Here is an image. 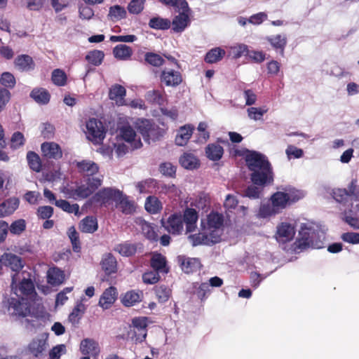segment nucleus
Listing matches in <instances>:
<instances>
[{
  "instance_id": "nucleus-1",
  "label": "nucleus",
  "mask_w": 359,
  "mask_h": 359,
  "mask_svg": "<svg viewBox=\"0 0 359 359\" xmlns=\"http://www.w3.org/2000/svg\"><path fill=\"white\" fill-rule=\"evenodd\" d=\"M2 265L10 268L16 272L12 276V290L15 296L5 299L4 306L7 308L8 313L12 316L25 317L30 313V304L29 300L36 295L34 285L29 272L20 270L24 266L22 258L11 252H5L0 257Z\"/></svg>"
},
{
  "instance_id": "nucleus-2",
  "label": "nucleus",
  "mask_w": 359,
  "mask_h": 359,
  "mask_svg": "<svg viewBox=\"0 0 359 359\" xmlns=\"http://www.w3.org/2000/svg\"><path fill=\"white\" fill-rule=\"evenodd\" d=\"M245 161L252 172L250 178L254 184L263 187L273 183V168L264 155L257 151H250L245 156Z\"/></svg>"
},
{
  "instance_id": "nucleus-3",
  "label": "nucleus",
  "mask_w": 359,
  "mask_h": 359,
  "mask_svg": "<svg viewBox=\"0 0 359 359\" xmlns=\"http://www.w3.org/2000/svg\"><path fill=\"white\" fill-rule=\"evenodd\" d=\"M323 239V233H320L313 224L302 223L299 231V238L294 243V250H302L309 247L321 248Z\"/></svg>"
},
{
  "instance_id": "nucleus-4",
  "label": "nucleus",
  "mask_w": 359,
  "mask_h": 359,
  "mask_svg": "<svg viewBox=\"0 0 359 359\" xmlns=\"http://www.w3.org/2000/svg\"><path fill=\"white\" fill-rule=\"evenodd\" d=\"M271 203L262 205L259 211V216L262 218L270 217L280 213L284 209L289 206L285 198L280 193L278 188L277 191L271 196Z\"/></svg>"
},
{
  "instance_id": "nucleus-5",
  "label": "nucleus",
  "mask_w": 359,
  "mask_h": 359,
  "mask_svg": "<svg viewBox=\"0 0 359 359\" xmlns=\"http://www.w3.org/2000/svg\"><path fill=\"white\" fill-rule=\"evenodd\" d=\"M135 126L144 141L148 143H150V141H155L162 136L161 130L149 120L139 119L136 121Z\"/></svg>"
},
{
  "instance_id": "nucleus-6",
  "label": "nucleus",
  "mask_w": 359,
  "mask_h": 359,
  "mask_svg": "<svg viewBox=\"0 0 359 359\" xmlns=\"http://www.w3.org/2000/svg\"><path fill=\"white\" fill-rule=\"evenodd\" d=\"M222 225L223 217L222 215L216 212H211L208 216L206 224L201 222V226L208 231L207 233L212 235L213 238L219 241L223 233Z\"/></svg>"
},
{
  "instance_id": "nucleus-7",
  "label": "nucleus",
  "mask_w": 359,
  "mask_h": 359,
  "mask_svg": "<svg viewBox=\"0 0 359 359\" xmlns=\"http://www.w3.org/2000/svg\"><path fill=\"white\" fill-rule=\"evenodd\" d=\"M48 339L47 333H42L34 338L27 346L28 352L35 358H41L49 346Z\"/></svg>"
},
{
  "instance_id": "nucleus-8",
  "label": "nucleus",
  "mask_w": 359,
  "mask_h": 359,
  "mask_svg": "<svg viewBox=\"0 0 359 359\" xmlns=\"http://www.w3.org/2000/svg\"><path fill=\"white\" fill-rule=\"evenodd\" d=\"M87 138L95 144L100 143L105 136L102 122L95 118H90L86 124Z\"/></svg>"
},
{
  "instance_id": "nucleus-9",
  "label": "nucleus",
  "mask_w": 359,
  "mask_h": 359,
  "mask_svg": "<svg viewBox=\"0 0 359 359\" xmlns=\"http://www.w3.org/2000/svg\"><path fill=\"white\" fill-rule=\"evenodd\" d=\"M117 139L124 140L130 144L133 149L142 147L140 138L137 135L134 129L129 125H124L118 128Z\"/></svg>"
},
{
  "instance_id": "nucleus-10",
  "label": "nucleus",
  "mask_w": 359,
  "mask_h": 359,
  "mask_svg": "<svg viewBox=\"0 0 359 359\" xmlns=\"http://www.w3.org/2000/svg\"><path fill=\"white\" fill-rule=\"evenodd\" d=\"M121 197V191L112 188H104L96 193L90 199L92 203L106 205L111 201H118Z\"/></svg>"
},
{
  "instance_id": "nucleus-11",
  "label": "nucleus",
  "mask_w": 359,
  "mask_h": 359,
  "mask_svg": "<svg viewBox=\"0 0 359 359\" xmlns=\"http://www.w3.org/2000/svg\"><path fill=\"white\" fill-rule=\"evenodd\" d=\"M356 185L353 181L348 187V190L346 189H336L333 190L334 198L340 203L347 202L348 201H359V192L355 191Z\"/></svg>"
},
{
  "instance_id": "nucleus-12",
  "label": "nucleus",
  "mask_w": 359,
  "mask_h": 359,
  "mask_svg": "<svg viewBox=\"0 0 359 359\" xmlns=\"http://www.w3.org/2000/svg\"><path fill=\"white\" fill-rule=\"evenodd\" d=\"M295 232L293 224L286 222H281L276 227V239L279 243H285L294 238Z\"/></svg>"
},
{
  "instance_id": "nucleus-13",
  "label": "nucleus",
  "mask_w": 359,
  "mask_h": 359,
  "mask_svg": "<svg viewBox=\"0 0 359 359\" xmlns=\"http://www.w3.org/2000/svg\"><path fill=\"white\" fill-rule=\"evenodd\" d=\"M278 188L285 198L289 206L302 200L306 195L304 191L296 189L290 185L280 186Z\"/></svg>"
},
{
  "instance_id": "nucleus-14",
  "label": "nucleus",
  "mask_w": 359,
  "mask_h": 359,
  "mask_svg": "<svg viewBox=\"0 0 359 359\" xmlns=\"http://www.w3.org/2000/svg\"><path fill=\"white\" fill-rule=\"evenodd\" d=\"M163 225L168 232L180 234L184 229L182 216L180 214H172L165 222H163Z\"/></svg>"
},
{
  "instance_id": "nucleus-15",
  "label": "nucleus",
  "mask_w": 359,
  "mask_h": 359,
  "mask_svg": "<svg viewBox=\"0 0 359 359\" xmlns=\"http://www.w3.org/2000/svg\"><path fill=\"white\" fill-rule=\"evenodd\" d=\"M207 232L208 231L202 226L201 232L189 236V239L194 246L198 245H210L219 242L217 239H215L212 235Z\"/></svg>"
},
{
  "instance_id": "nucleus-16",
  "label": "nucleus",
  "mask_w": 359,
  "mask_h": 359,
  "mask_svg": "<svg viewBox=\"0 0 359 359\" xmlns=\"http://www.w3.org/2000/svg\"><path fill=\"white\" fill-rule=\"evenodd\" d=\"M79 349L83 355H91L93 358L97 357L100 352L99 344L90 338L84 339L81 341Z\"/></svg>"
},
{
  "instance_id": "nucleus-17",
  "label": "nucleus",
  "mask_w": 359,
  "mask_h": 359,
  "mask_svg": "<svg viewBox=\"0 0 359 359\" xmlns=\"http://www.w3.org/2000/svg\"><path fill=\"white\" fill-rule=\"evenodd\" d=\"M161 81L167 86H177L182 82V76L177 71L165 69L161 74Z\"/></svg>"
},
{
  "instance_id": "nucleus-18",
  "label": "nucleus",
  "mask_w": 359,
  "mask_h": 359,
  "mask_svg": "<svg viewBox=\"0 0 359 359\" xmlns=\"http://www.w3.org/2000/svg\"><path fill=\"white\" fill-rule=\"evenodd\" d=\"M178 262L180 264L182 270L186 273L197 271L201 266V262L198 258L179 256Z\"/></svg>"
},
{
  "instance_id": "nucleus-19",
  "label": "nucleus",
  "mask_w": 359,
  "mask_h": 359,
  "mask_svg": "<svg viewBox=\"0 0 359 359\" xmlns=\"http://www.w3.org/2000/svg\"><path fill=\"white\" fill-rule=\"evenodd\" d=\"M114 149H110L109 147L105 148L102 147L100 149L101 153L111 158L113 153H114L116 157L120 158L123 156L128 151V147L124 143L121 142V141L118 139L116 140V142L113 143Z\"/></svg>"
},
{
  "instance_id": "nucleus-20",
  "label": "nucleus",
  "mask_w": 359,
  "mask_h": 359,
  "mask_svg": "<svg viewBox=\"0 0 359 359\" xmlns=\"http://www.w3.org/2000/svg\"><path fill=\"white\" fill-rule=\"evenodd\" d=\"M117 294V290L114 287L106 289L100 298L99 306L103 309L110 308L115 302Z\"/></svg>"
},
{
  "instance_id": "nucleus-21",
  "label": "nucleus",
  "mask_w": 359,
  "mask_h": 359,
  "mask_svg": "<svg viewBox=\"0 0 359 359\" xmlns=\"http://www.w3.org/2000/svg\"><path fill=\"white\" fill-rule=\"evenodd\" d=\"M20 201L17 198H10L0 203V217L11 215L19 206Z\"/></svg>"
},
{
  "instance_id": "nucleus-22",
  "label": "nucleus",
  "mask_w": 359,
  "mask_h": 359,
  "mask_svg": "<svg viewBox=\"0 0 359 359\" xmlns=\"http://www.w3.org/2000/svg\"><path fill=\"white\" fill-rule=\"evenodd\" d=\"M43 154L49 158L58 159L62 156L60 146L55 142H44L41 144Z\"/></svg>"
},
{
  "instance_id": "nucleus-23",
  "label": "nucleus",
  "mask_w": 359,
  "mask_h": 359,
  "mask_svg": "<svg viewBox=\"0 0 359 359\" xmlns=\"http://www.w3.org/2000/svg\"><path fill=\"white\" fill-rule=\"evenodd\" d=\"M198 212L193 208H187L183 215V222L186 224L187 232H192L196 227L198 221Z\"/></svg>"
},
{
  "instance_id": "nucleus-24",
  "label": "nucleus",
  "mask_w": 359,
  "mask_h": 359,
  "mask_svg": "<svg viewBox=\"0 0 359 359\" xmlns=\"http://www.w3.org/2000/svg\"><path fill=\"white\" fill-rule=\"evenodd\" d=\"M15 67L21 72L32 71L35 67L32 57L28 55L18 56L14 61Z\"/></svg>"
},
{
  "instance_id": "nucleus-25",
  "label": "nucleus",
  "mask_w": 359,
  "mask_h": 359,
  "mask_svg": "<svg viewBox=\"0 0 359 359\" xmlns=\"http://www.w3.org/2000/svg\"><path fill=\"white\" fill-rule=\"evenodd\" d=\"M265 39L270 43L273 49L276 50H279L281 54H283L287 42L286 34H279L267 36Z\"/></svg>"
},
{
  "instance_id": "nucleus-26",
  "label": "nucleus",
  "mask_w": 359,
  "mask_h": 359,
  "mask_svg": "<svg viewBox=\"0 0 359 359\" xmlns=\"http://www.w3.org/2000/svg\"><path fill=\"white\" fill-rule=\"evenodd\" d=\"M126 89L121 85L116 84L110 90L109 96L110 100H113L118 106L125 104Z\"/></svg>"
},
{
  "instance_id": "nucleus-27",
  "label": "nucleus",
  "mask_w": 359,
  "mask_h": 359,
  "mask_svg": "<svg viewBox=\"0 0 359 359\" xmlns=\"http://www.w3.org/2000/svg\"><path fill=\"white\" fill-rule=\"evenodd\" d=\"M194 126L191 125H185L180 128L177 131L175 143L178 146H184L192 135Z\"/></svg>"
},
{
  "instance_id": "nucleus-28",
  "label": "nucleus",
  "mask_w": 359,
  "mask_h": 359,
  "mask_svg": "<svg viewBox=\"0 0 359 359\" xmlns=\"http://www.w3.org/2000/svg\"><path fill=\"white\" fill-rule=\"evenodd\" d=\"M179 162L182 167L187 170H194L199 167L198 158L192 153H184L180 158Z\"/></svg>"
},
{
  "instance_id": "nucleus-29",
  "label": "nucleus",
  "mask_w": 359,
  "mask_h": 359,
  "mask_svg": "<svg viewBox=\"0 0 359 359\" xmlns=\"http://www.w3.org/2000/svg\"><path fill=\"white\" fill-rule=\"evenodd\" d=\"M48 283L52 285H58L65 280L64 271L57 267H53L47 271Z\"/></svg>"
},
{
  "instance_id": "nucleus-30",
  "label": "nucleus",
  "mask_w": 359,
  "mask_h": 359,
  "mask_svg": "<svg viewBox=\"0 0 359 359\" xmlns=\"http://www.w3.org/2000/svg\"><path fill=\"white\" fill-rule=\"evenodd\" d=\"M76 166L80 172L87 176H91L96 174L99 170L98 165L93 161L83 160L76 163Z\"/></svg>"
},
{
  "instance_id": "nucleus-31",
  "label": "nucleus",
  "mask_w": 359,
  "mask_h": 359,
  "mask_svg": "<svg viewBox=\"0 0 359 359\" xmlns=\"http://www.w3.org/2000/svg\"><path fill=\"white\" fill-rule=\"evenodd\" d=\"M102 269L109 275L116 271L117 262L115 257L110 253L104 255L101 261Z\"/></svg>"
},
{
  "instance_id": "nucleus-32",
  "label": "nucleus",
  "mask_w": 359,
  "mask_h": 359,
  "mask_svg": "<svg viewBox=\"0 0 359 359\" xmlns=\"http://www.w3.org/2000/svg\"><path fill=\"white\" fill-rule=\"evenodd\" d=\"M190 14L179 13L176 15L172 22V29L175 32H182L189 25Z\"/></svg>"
},
{
  "instance_id": "nucleus-33",
  "label": "nucleus",
  "mask_w": 359,
  "mask_h": 359,
  "mask_svg": "<svg viewBox=\"0 0 359 359\" xmlns=\"http://www.w3.org/2000/svg\"><path fill=\"white\" fill-rule=\"evenodd\" d=\"M142 295L141 291L130 290L123 295L121 302L126 306H132L142 300Z\"/></svg>"
},
{
  "instance_id": "nucleus-34",
  "label": "nucleus",
  "mask_w": 359,
  "mask_h": 359,
  "mask_svg": "<svg viewBox=\"0 0 359 359\" xmlns=\"http://www.w3.org/2000/svg\"><path fill=\"white\" fill-rule=\"evenodd\" d=\"M30 97L37 103L46 104L49 102L50 95L45 88H36L32 90Z\"/></svg>"
},
{
  "instance_id": "nucleus-35",
  "label": "nucleus",
  "mask_w": 359,
  "mask_h": 359,
  "mask_svg": "<svg viewBox=\"0 0 359 359\" xmlns=\"http://www.w3.org/2000/svg\"><path fill=\"white\" fill-rule=\"evenodd\" d=\"M144 208L148 212L156 214L163 208V204L157 197L149 196L146 198Z\"/></svg>"
},
{
  "instance_id": "nucleus-36",
  "label": "nucleus",
  "mask_w": 359,
  "mask_h": 359,
  "mask_svg": "<svg viewBox=\"0 0 359 359\" xmlns=\"http://www.w3.org/2000/svg\"><path fill=\"white\" fill-rule=\"evenodd\" d=\"M152 268L158 273H168L166 261L164 256L161 254H154L151 259Z\"/></svg>"
},
{
  "instance_id": "nucleus-37",
  "label": "nucleus",
  "mask_w": 359,
  "mask_h": 359,
  "mask_svg": "<svg viewBox=\"0 0 359 359\" xmlns=\"http://www.w3.org/2000/svg\"><path fill=\"white\" fill-rule=\"evenodd\" d=\"M113 54L118 60H127L131 57L133 50L128 46L119 44L114 47Z\"/></svg>"
},
{
  "instance_id": "nucleus-38",
  "label": "nucleus",
  "mask_w": 359,
  "mask_h": 359,
  "mask_svg": "<svg viewBox=\"0 0 359 359\" xmlns=\"http://www.w3.org/2000/svg\"><path fill=\"white\" fill-rule=\"evenodd\" d=\"M93 193L90 186L86 183L72 189L71 196L74 199H83L91 195Z\"/></svg>"
},
{
  "instance_id": "nucleus-39",
  "label": "nucleus",
  "mask_w": 359,
  "mask_h": 359,
  "mask_svg": "<svg viewBox=\"0 0 359 359\" xmlns=\"http://www.w3.org/2000/svg\"><path fill=\"white\" fill-rule=\"evenodd\" d=\"M170 21L167 18H163L159 16L153 17L149 22L150 28L157 30L168 29L170 27Z\"/></svg>"
},
{
  "instance_id": "nucleus-40",
  "label": "nucleus",
  "mask_w": 359,
  "mask_h": 359,
  "mask_svg": "<svg viewBox=\"0 0 359 359\" xmlns=\"http://www.w3.org/2000/svg\"><path fill=\"white\" fill-rule=\"evenodd\" d=\"M225 54V50L219 47L212 48L207 53L205 61L210 64L217 62L221 60Z\"/></svg>"
},
{
  "instance_id": "nucleus-41",
  "label": "nucleus",
  "mask_w": 359,
  "mask_h": 359,
  "mask_svg": "<svg viewBox=\"0 0 359 359\" xmlns=\"http://www.w3.org/2000/svg\"><path fill=\"white\" fill-rule=\"evenodd\" d=\"M206 155L207 157L212 161H218L219 160L223 155V148L217 144H209L206 147Z\"/></svg>"
},
{
  "instance_id": "nucleus-42",
  "label": "nucleus",
  "mask_w": 359,
  "mask_h": 359,
  "mask_svg": "<svg viewBox=\"0 0 359 359\" xmlns=\"http://www.w3.org/2000/svg\"><path fill=\"white\" fill-rule=\"evenodd\" d=\"M114 250L123 256L129 257L135 254L137 251V246L135 244L125 242L117 245L115 247Z\"/></svg>"
},
{
  "instance_id": "nucleus-43",
  "label": "nucleus",
  "mask_w": 359,
  "mask_h": 359,
  "mask_svg": "<svg viewBox=\"0 0 359 359\" xmlns=\"http://www.w3.org/2000/svg\"><path fill=\"white\" fill-rule=\"evenodd\" d=\"M118 208L124 214H131L135 211V206L133 202L128 200V198L123 196L121 193V197L118 201H116Z\"/></svg>"
},
{
  "instance_id": "nucleus-44",
  "label": "nucleus",
  "mask_w": 359,
  "mask_h": 359,
  "mask_svg": "<svg viewBox=\"0 0 359 359\" xmlns=\"http://www.w3.org/2000/svg\"><path fill=\"white\" fill-rule=\"evenodd\" d=\"M79 228L85 233H93L97 229V222L93 217H86L80 223Z\"/></svg>"
},
{
  "instance_id": "nucleus-45",
  "label": "nucleus",
  "mask_w": 359,
  "mask_h": 359,
  "mask_svg": "<svg viewBox=\"0 0 359 359\" xmlns=\"http://www.w3.org/2000/svg\"><path fill=\"white\" fill-rule=\"evenodd\" d=\"M86 299L85 297H81L80 302H78L73 309L72 312L69 315V319L72 322L77 321L85 313L86 309V306L84 304L83 302H85Z\"/></svg>"
},
{
  "instance_id": "nucleus-46",
  "label": "nucleus",
  "mask_w": 359,
  "mask_h": 359,
  "mask_svg": "<svg viewBox=\"0 0 359 359\" xmlns=\"http://www.w3.org/2000/svg\"><path fill=\"white\" fill-rule=\"evenodd\" d=\"M133 325L137 331L136 334L141 336L140 339L142 341L146 338V327H147V318H136L133 320Z\"/></svg>"
},
{
  "instance_id": "nucleus-47",
  "label": "nucleus",
  "mask_w": 359,
  "mask_h": 359,
  "mask_svg": "<svg viewBox=\"0 0 359 359\" xmlns=\"http://www.w3.org/2000/svg\"><path fill=\"white\" fill-rule=\"evenodd\" d=\"M126 11L121 6L110 7L108 16L113 21H118L126 17Z\"/></svg>"
},
{
  "instance_id": "nucleus-48",
  "label": "nucleus",
  "mask_w": 359,
  "mask_h": 359,
  "mask_svg": "<svg viewBox=\"0 0 359 359\" xmlns=\"http://www.w3.org/2000/svg\"><path fill=\"white\" fill-rule=\"evenodd\" d=\"M268 111V108L266 107H251L247 109V113L249 118L253 121H259L262 119L263 116Z\"/></svg>"
},
{
  "instance_id": "nucleus-49",
  "label": "nucleus",
  "mask_w": 359,
  "mask_h": 359,
  "mask_svg": "<svg viewBox=\"0 0 359 359\" xmlns=\"http://www.w3.org/2000/svg\"><path fill=\"white\" fill-rule=\"evenodd\" d=\"M55 205L67 212L74 213L76 215L79 214V205L76 203L70 204L68 201L60 199L55 201Z\"/></svg>"
},
{
  "instance_id": "nucleus-50",
  "label": "nucleus",
  "mask_w": 359,
  "mask_h": 359,
  "mask_svg": "<svg viewBox=\"0 0 359 359\" xmlns=\"http://www.w3.org/2000/svg\"><path fill=\"white\" fill-rule=\"evenodd\" d=\"M229 56L232 57L234 59H238L242 55H246L248 53V47L247 45L243 43H238L229 47Z\"/></svg>"
},
{
  "instance_id": "nucleus-51",
  "label": "nucleus",
  "mask_w": 359,
  "mask_h": 359,
  "mask_svg": "<svg viewBox=\"0 0 359 359\" xmlns=\"http://www.w3.org/2000/svg\"><path fill=\"white\" fill-rule=\"evenodd\" d=\"M146 97L151 102L163 104L165 101L164 93L158 90H152L147 93Z\"/></svg>"
},
{
  "instance_id": "nucleus-52",
  "label": "nucleus",
  "mask_w": 359,
  "mask_h": 359,
  "mask_svg": "<svg viewBox=\"0 0 359 359\" xmlns=\"http://www.w3.org/2000/svg\"><path fill=\"white\" fill-rule=\"evenodd\" d=\"M27 159L32 170L35 172H40L41 163L38 154L33 151H29L27 154Z\"/></svg>"
},
{
  "instance_id": "nucleus-53",
  "label": "nucleus",
  "mask_w": 359,
  "mask_h": 359,
  "mask_svg": "<svg viewBox=\"0 0 359 359\" xmlns=\"http://www.w3.org/2000/svg\"><path fill=\"white\" fill-rule=\"evenodd\" d=\"M104 53L101 50H94L89 52L86 56V60L95 66H98L101 65L103 58H104Z\"/></svg>"
},
{
  "instance_id": "nucleus-54",
  "label": "nucleus",
  "mask_w": 359,
  "mask_h": 359,
  "mask_svg": "<svg viewBox=\"0 0 359 359\" xmlns=\"http://www.w3.org/2000/svg\"><path fill=\"white\" fill-rule=\"evenodd\" d=\"M26 226L27 224L25 220L23 219H19L11 223L10 226H8V230L11 234L19 236L25 231Z\"/></svg>"
},
{
  "instance_id": "nucleus-55",
  "label": "nucleus",
  "mask_w": 359,
  "mask_h": 359,
  "mask_svg": "<svg viewBox=\"0 0 359 359\" xmlns=\"http://www.w3.org/2000/svg\"><path fill=\"white\" fill-rule=\"evenodd\" d=\"M51 79L55 85L63 86L67 83V75L63 70L56 69L52 72Z\"/></svg>"
},
{
  "instance_id": "nucleus-56",
  "label": "nucleus",
  "mask_w": 359,
  "mask_h": 359,
  "mask_svg": "<svg viewBox=\"0 0 359 359\" xmlns=\"http://www.w3.org/2000/svg\"><path fill=\"white\" fill-rule=\"evenodd\" d=\"M68 236L72 242V248L74 252H79L81 249L79 234L74 226L69 228Z\"/></svg>"
},
{
  "instance_id": "nucleus-57",
  "label": "nucleus",
  "mask_w": 359,
  "mask_h": 359,
  "mask_svg": "<svg viewBox=\"0 0 359 359\" xmlns=\"http://www.w3.org/2000/svg\"><path fill=\"white\" fill-rule=\"evenodd\" d=\"M145 0H131L128 6V10L131 14L140 13L144 7Z\"/></svg>"
},
{
  "instance_id": "nucleus-58",
  "label": "nucleus",
  "mask_w": 359,
  "mask_h": 359,
  "mask_svg": "<svg viewBox=\"0 0 359 359\" xmlns=\"http://www.w3.org/2000/svg\"><path fill=\"white\" fill-rule=\"evenodd\" d=\"M156 294L161 302L168 300L170 296V290L165 285H159L156 287Z\"/></svg>"
},
{
  "instance_id": "nucleus-59",
  "label": "nucleus",
  "mask_w": 359,
  "mask_h": 359,
  "mask_svg": "<svg viewBox=\"0 0 359 359\" xmlns=\"http://www.w3.org/2000/svg\"><path fill=\"white\" fill-rule=\"evenodd\" d=\"M0 83L9 88H13L15 85V79L10 72H4L0 78Z\"/></svg>"
},
{
  "instance_id": "nucleus-60",
  "label": "nucleus",
  "mask_w": 359,
  "mask_h": 359,
  "mask_svg": "<svg viewBox=\"0 0 359 359\" xmlns=\"http://www.w3.org/2000/svg\"><path fill=\"white\" fill-rule=\"evenodd\" d=\"M145 60L152 66L159 67L164 62L163 58L158 54L147 53L145 55Z\"/></svg>"
},
{
  "instance_id": "nucleus-61",
  "label": "nucleus",
  "mask_w": 359,
  "mask_h": 359,
  "mask_svg": "<svg viewBox=\"0 0 359 359\" xmlns=\"http://www.w3.org/2000/svg\"><path fill=\"white\" fill-rule=\"evenodd\" d=\"M285 154L288 160L292 158H299L304 155V151L302 149L297 148L294 145H288L285 149Z\"/></svg>"
},
{
  "instance_id": "nucleus-62",
  "label": "nucleus",
  "mask_w": 359,
  "mask_h": 359,
  "mask_svg": "<svg viewBox=\"0 0 359 359\" xmlns=\"http://www.w3.org/2000/svg\"><path fill=\"white\" fill-rule=\"evenodd\" d=\"M66 352V346L65 344H58L50 350L49 358L50 359H60Z\"/></svg>"
},
{
  "instance_id": "nucleus-63",
  "label": "nucleus",
  "mask_w": 359,
  "mask_h": 359,
  "mask_svg": "<svg viewBox=\"0 0 359 359\" xmlns=\"http://www.w3.org/2000/svg\"><path fill=\"white\" fill-rule=\"evenodd\" d=\"M160 172L165 176L174 177L176 172V167L170 162L163 163L160 165Z\"/></svg>"
},
{
  "instance_id": "nucleus-64",
  "label": "nucleus",
  "mask_w": 359,
  "mask_h": 359,
  "mask_svg": "<svg viewBox=\"0 0 359 359\" xmlns=\"http://www.w3.org/2000/svg\"><path fill=\"white\" fill-rule=\"evenodd\" d=\"M142 231L143 233L146 236L147 238L149 240H156L157 235L154 230V228L151 226V224L146 222H142L141 224Z\"/></svg>"
}]
</instances>
